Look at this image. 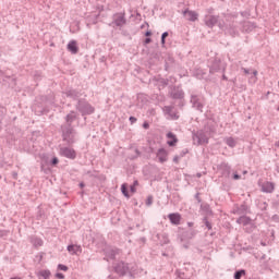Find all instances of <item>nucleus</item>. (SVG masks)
Listing matches in <instances>:
<instances>
[{
	"label": "nucleus",
	"instance_id": "obj_1",
	"mask_svg": "<svg viewBox=\"0 0 279 279\" xmlns=\"http://www.w3.org/2000/svg\"><path fill=\"white\" fill-rule=\"evenodd\" d=\"M227 66L228 65L226 64V62H222L221 59L216 58L211 62V65L209 68V73L215 74V73H219V71H222V73H226Z\"/></svg>",
	"mask_w": 279,
	"mask_h": 279
},
{
	"label": "nucleus",
	"instance_id": "obj_2",
	"mask_svg": "<svg viewBox=\"0 0 279 279\" xmlns=\"http://www.w3.org/2000/svg\"><path fill=\"white\" fill-rule=\"evenodd\" d=\"M76 110L81 112V114H93L95 112V107H92L90 104L86 102L85 100H78L76 105Z\"/></svg>",
	"mask_w": 279,
	"mask_h": 279
},
{
	"label": "nucleus",
	"instance_id": "obj_3",
	"mask_svg": "<svg viewBox=\"0 0 279 279\" xmlns=\"http://www.w3.org/2000/svg\"><path fill=\"white\" fill-rule=\"evenodd\" d=\"M61 130H62V136H63V141H66V143L69 145L73 144L74 141H73V126L72 125H69V124H64L61 126Z\"/></svg>",
	"mask_w": 279,
	"mask_h": 279
},
{
	"label": "nucleus",
	"instance_id": "obj_4",
	"mask_svg": "<svg viewBox=\"0 0 279 279\" xmlns=\"http://www.w3.org/2000/svg\"><path fill=\"white\" fill-rule=\"evenodd\" d=\"M193 141L196 145H205L208 143V136L204 131H197L193 134Z\"/></svg>",
	"mask_w": 279,
	"mask_h": 279
},
{
	"label": "nucleus",
	"instance_id": "obj_5",
	"mask_svg": "<svg viewBox=\"0 0 279 279\" xmlns=\"http://www.w3.org/2000/svg\"><path fill=\"white\" fill-rule=\"evenodd\" d=\"M60 155L64 156V158H70L71 160H75L77 156V154L75 153V149L70 147L60 148Z\"/></svg>",
	"mask_w": 279,
	"mask_h": 279
},
{
	"label": "nucleus",
	"instance_id": "obj_6",
	"mask_svg": "<svg viewBox=\"0 0 279 279\" xmlns=\"http://www.w3.org/2000/svg\"><path fill=\"white\" fill-rule=\"evenodd\" d=\"M114 271L119 276H125V274L130 271V267L128 266V264L120 262L114 266Z\"/></svg>",
	"mask_w": 279,
	"mask_h": 279
},
{
	"label": "nucleus",
	"instance_id": "obj_7",
	"mask_svg": "<svg viewBox=\"0 0 279 279\" xmlns=\"http://www.w3.org/2000/svg\"><path fill=\"white\" fill-rule=\"evenodd\" d=\"M126 21H125V14L123 13H117L113 15V24L117 27H123V25H125Z\"/></svg>",
	"mask_w": 279,
	"mask_h": 279
},
{
	"label": "nucleus",
	"instance_id": "obj_8",
	"mask_svg": "<svg viewBox=\"0 0 279 279\" xmlns=\"http://www.w3.org/2000/svg\"><path fill=\"white\" fill-rule=\"evenodd\" d=\"M183 15L185 16L186 21H191L192 23H195L197 19H199V14L195 11L185 10L183 11Z\"/></svg>",
	"mask_w": 279,
	"mask_h": 279
},
{
	"label": "nucleus",
	"instance_id": "obj_9",
	"mask_svg": "<svg viewBox=\"0 0 279 279\" xmlns=\"http://www.w3.org/2000/svg\"><path fill=\"white\" fill-rule=\"evenodd\" d=\"M219 23V16L217 15H206L205 16V25L207 27H213L214 25H217Z\"/></svg>",
	"mask_w": 279,
	"mask_h": 279
},
{
	"label": "nucleus",
	"instance_id": "obj_10",
	"mask_svg": "<svg viewBox=\"0 0 279 279\" xmlns=\"http://www.w3.org/2000/svg\"><path fill=\"white\" fill-rule=\"evenodd\" d=\"M168 219H170L172 226H180V221H182V216L179 213L169 214Z\"/></svg>",
	"mask_w": 279,
	"mask_h": 279
},
{
	"label": "nucleus",
	"instance_id": "obj_11",
	"mask_svg": "<svg viewBox=\"0 0 279 279\" xmlns=\"http://www.w3.org/2000/svg\"><path fill=\"white\" fill-rule=\"evenodd\" d=\"M68 51H70V53H72L73 56H75L80 52V47H77V41L76 40H71L68 44Z\"/></svg>",
	"mask_w": 279,
	"mask_h": 279
},
{
	"label": "nucleus",
	"instance_id": "obj_12",
	"mask_svg": "<svg viewBox=\"0 0 279 279\" xmlns=\"http://www.w3.org/2000/svg\"><path fill=\"white\" fill-rule=\"evenodd\" d=\"M163 112H166L168 117H170V119H173V120L180 119V116H178V113L175 112V110H173V107L171 106H166L163 108Z\"/></svg>",
	"mask_w": 279,
	"mask_h": 279
},
{
	"label": "nucleus",
	"instance_id": "obj_13",
	"mask_svg": "<svg viewBox=\"0 0 279 279\" xmlns=\"http://www.w3.org/2000/svg\"><path fill=\"white\" fill-rule=\"evenodd\" d=\"M231 167L230 165L226 163V162H222L220 166H219V171H221V174L225 175V178H230V171H231Z\"/></svg>",
	"mask_w": 279,
	"mask_h": 279
},
{
	"label": "nucleus",
	"instance_id": "obj_14",
	"mask_svg": "<svg viewBox=\"0 0 279 279\" xmlns=\"http://www.w3.org/2000/svg\"><path fill=\"white\" fill-rule=\"evenodd\" d=\"M168 156H169V153H167V150L165 148H160L157 151V158H158L159 162H167Z\"/></svg>",
	"mask_w": 279,
	"mask_h": 279
},
{
	"label": "nucleus",
	"instance_id": "obj_15",
	"mask_svg": "<svg viewBox=\"0 0 279 279\" xmlns=\"http://www.w3.org/2000/svg\"><path fill=\"white\" fill-rule=\"evenodd\" d=\"M167 138L170 140V141H168L169 147H175V145L178 143V136H175V134H173L172 132H169L167 134Z\"/></svg>",
	"mask_w": 279,
	"mask_h": 279
},
{
	"label": "nucleus",
	"instance_id": "obj_16",
	"mask_svg": "<svg viewBox=\"0 0 279 279\" xmlns=\"http://www.w3.org/2000/svg\"><path fill=\"white\" fill-rule=\"evenodd\" d=\"M77 119V116H75V111H71L66 117H65V125H73V121Z\"/></svg>",
	"mask_w": 279,
	"mask_h": 279
},
{
	"label": "nucleus",
	"instance_id": "obj_17",
	"mask_svg": "<svg viewBox=\"0 0 279 279\" xmlns=\"http://www.w3.org/2000/svg\"><path fill=\"white\" fill-rule=\"evenodd\" d=\"M275 185L271 182H266L262 186L264 193H274Z\"/></svg>",
	"mask_w": 279,
	"mask_h": 279
},
{
	"label": "nucleus",
	"instance_id": "obj_18",
	"mask_svg": "<svg viewBox=\"0 0 279 279\" xmlns=\"http://www.w3.org/2000/svg\"><path fill=\"white\" fill-rule=\"evenodd\" d=\"M236 223H240L241 226H250L252 223V219L247 216H242L238 218Z\"/></svg>",
	"mask_w": 279,
	"mask_h": 279
},
{
	"label": "nucleus",
	"instance_id": "obj_19",
	"mask_svg": "<svg viewBox=\"0 0 279 279\" xmlns=\"http://www.w3.org/2000/svg\"><path fill=\"white\" fill-rule=\"evenodd\" d=\"M66 97H71V99H77L82 96V94H80V92L75 90V89H69L68 92H65Z\"/></svg>",
	"mask_w": 279,
	"mask_h": 279
},
{
	"label": "nucleus",
	"instance_id": "obj_20",
	"mask_svg": "<svg viewBox=\"0 0 279 279\" xmlns=\"http://www.w3.org/2000/svg\"><path fill=\"white\" fill-rule=\"evenodd\" d=\"M68 252H70V254H77V252H82V246H80V245H69L68 246Z\"/></svg>",
	"mask_w": 279,
	"mask_h": 279
},
{
	"label": "nucleus",
	"instance_id": "obj_21",
	"mask_svg": "<svg viewBox=\"0 0 279 279\" xmlns=\"http://www.w3.org/2000/svg\"><path fill=\"white\" fill-rule=\"evenodd\" d=\"M255 28H256V24L252 22H245L243 25L244 32H252V29H255Z\"/></svg>",
	"mask_w": 279,
	"mask_h": 279
},
{
	"label": "nucleus",
	"instance_id": "obj_22",
	"mask_svg": "<svg viewBox=\"0 0 279 279\" xmlns=\"http://www.w3.org/2000/svg\"><path fill=\"white\" fill-rule=\"evenodd\" d=\"M31 243L35 247H43V239H40V238H32Z\"/></svg>",
	"mask_w": 279,
	"mask_h": 279
},
{
	"label": "nucleus",
	"instance_id": "obj_23",
	"mask_svg": "<svg viewBox=\"0 0 279 279\" xmlns=\"http://www.w3.org/2000/svg\"><path fill=\"white\" fill-rule=\"evenodd\" d=\"M247 213V205H241L236 210L235 215H245Z\"/></svg>",
	"mask_w": 279,
	"mask_h": 279
},
{
	"label": "nucleus",
	"instance_id": "obj_24",
	"mask_svg": "<svg viewBox=\"0 0 279 279\" xmlns=\"http://www.w3.org/2000/svg\"><path fill=\"white\" fill-rule=\"evenodd\" d=\"M225 142L228 147H236V141L233 137H227Z\"/></svg>",
	"mask_w": 279,
	"mask_h": 279
},
{
	"label": "nucleus",
	"instance_id": "obj_25",
	"mask_svg": "<svg viewBox=\"0 0 279 279\" xmlns=\"http://www.w3.org/2000/svg\"><path fill=\"white\" fill-rule=\"evenodd\" d=\"M172 97L173 99H182V97H184V92L182 90L173 92Z\"/></svg>",
	"mask_w": 279,
	"mask_h": 279
},
{
	"label": "nucleus",
	"instance_id": "obj_26",
	"mask_svg": "<svg viewBox=\"0 0 279 279\" xmlns=\"http://www.w3.org/2000/svg\"><path fill=\"white\" fill-rule=\"evenodd\" d=\"M121 192H122V194L124 195V197H128V198H130V193L128 192V184H122V186H121Z\"/></svg>",
	"mask_w": 279,
	"mask_h": 279
},
{
	"label": "nucleus",
	"instance_id": "obj_27",
	"mask_svg": "<svg viewBox=\"0 0 279 279\" xmlns=\"http://www.w3.org/2000/svg\"><path fill=\"white\" fill-rule=\"evenodd\" d=\"M39 276H41V278H44V279H49V277L51 276V271L41 270V271H39Z\"/></svg>",
	"mask_w": 279,
	"mask_h": 279
},
{
	"label": "nucleus",
	"instance_id": "obj_28",
	"mask_svg": "<svg viewBox=\"0 0 279 279\" xmlns=\"http://www.w3.org/2000/svg\"><path fill=\"white\" fill-rule=\"evenodd\" d=\"M243 276H245V270H243V269L238 270L234 274V279H241V278H243Z\"/></svg>",
	"mask_w": 279,
	"mask_h": 279
},
{
	"label": "nucleus",
	"instance_id": "obj_29",
	"mask_svg": "<svg viewBox=\"0 0 279 279\" xmlns=\"http://www.w3.org/2000/svg\"><path fill=\"white\" fill-rule=\"evenodd\" d=\"M154 204V196H148L146 199V206H151Z\"/></svg>",
	"mask_w": 279,
	"mask_h": 279
},
{
	"label": "nucleus",
	"instance_id": "obj_30",
	"mask_svg": "<svg viewBox=\"0 0 279 279\" xmlns=\"http://www.w3.org/2000/svg\"><path fill=\"white\" fill-rule=\"evenodd\" d=\"M169 36V33L168 32H165L162 35H161V45H165V40L166 38Z\"/></svg>",
	"mask_w": 279,
	"mask_h": 279
},
{
	"label": "nucleus",
	"instance_id": "obj_31",
	"mask_svg": "<svg viewBox=\"0 0 279 279\" xmlns=\"http://www.w3.org/2000/svg\"><path fill=\"white\" fill-rule=\"evenodd\" d=\"M58 269H60L61 271H69V267L62 264H59Z\"/></svg>",
	"mask_w": 279,
	"mask_h": 279
},
{
	"label": "nucleus",
	"instance_id": "obj_32",
	"mask_svg": "<svg viewBox=\"0 0 279 279\" xmlns=\"http://www.w3.org/2000/svg\"><path fill=\"white\" fill-rule=\"evenodd\" d=\"M180 158H182L180 155L178 156H174L173 157V162H175V165H179V162H180Z\"/></svg>",
	"mask_w": 279,
	"mask_h": 279
},
{
	"label": "nucleus",
	"instance_id": "obj_33",
	"mask_svg": "<svg viewBox=\"0 0 279 279\" xmlns=\"http://www.w3.org/2000/svg\"><path fill=\"white\" fill-rule=\"evenodd\" d=\"M205 226L206 228H208L209 230H213V225H210V222L208 220H205Z\"/></svg>",
	"mask_w": 279,
	"mask_h": 279
},
{
	"label": "nucleus",
	"instance_id": "obj_34",
	"mask_svg": "<svg viewBox=\"0 0 279 279\" xmlns=\"http://www.w3.org/2000/svg\"><path fill=\"white\" fill-rule=\"evenodd\" d=\"M117 254H119V250H112L111 251V258H114V256H117Z\"/></svg>",
	"mask_w": 279,
	"mask_h": 279
},
{
	"label": "nucleus",
	"instance_id": "obj_35",
	"mask_svg": "<svg viewBox=\"0 0 279 279\" xmlns=\"http://www.w3.org/2000/svg\"><path fill=\"white\" fill-rule=\"evenodd\" d=\"M186 154H189V149L183 150V151L180 154V157H181V158H184V156H186Z\"/></svg>",
	"mask_w": 279,
	"mask_h": 279
},
{
	"label": "nucleus",
	"instance_id": "obj_36",
	"mask_svg": "<svg viewBox=\"0 0 279 279\" xmlns=\"http://www.w3.org/2000/svg\"><path fill=\"white\" fill-rule=\"evenodd\" d=\"M131 121V124L136 123L137 119L135 117H130L129 119Z\"/></svg>",
	"mask_w": 279,
	"mask_h": 279
},
{
	"label": "nucleus",
	"instance_id": "obj_37",
	"mask_svg": "<svg viewBox=\"0 0 279 279\" xmlns=\"http://www.w3.org/2000/svg\"><path fill=\"white\" fill-rule=\"evenodd\" d=\"M143 128H144V130H149V123L148 122H144L143 123Z\"/></svg>",
	"mask_w": 279,
	"mask_h": 279
},
{
	"label": "nucleus",
	"instance_id": "obj_38",
	"mask_svg": "<svg viewBox=\"0 0 279 279\" xmlns=\"http://www.w3.org/2000/svg\"><path fill=\"white\" fill-rule=\"evenodd\" d=\"M52 165H58V162H60V160H58V158L57 157H54V158H52Z\"/></svg>",
	"mask_w": 279,
	"mask_h": 279
},
{
	"label": "nucleus",
	"instance_id": "obj_39",
	"mask_svg": "<svg viewBox=\"0 0 279 279\" xmlns=\"http://www.w3.org/2000/svg\"><path fill=\"white\" fill-rule=\"evenodd\" d=\"M233 180H241V175H239L238 173H233Z\"/></svg>",
	"mask_w": 279,
	"mask_h": 279
},
{
	"label": "nucleus",
	"instance_id": "obj_40",
	"mask_svg": "<svg viewBox=\"0 0 279 279\" xmlns=\"http://www.w3.org/2000/svg\"><path fill=\"white\" fill-rule=\"evenodd\" d=\"M56 276H57V278H59V279H64V275H63L62 272H58Z\"/></svg>",
	"mask_w": 279,
	"mask_h": 279
},
{
	"label": "nucleus",
	"instance_id": "obj_41",
	"mask_svg": "<svg viewBox=\"0 0 279 279\" xmlns=\"http://www.w3.org/2000/svg\"><path fill=\"white\" fill-rule=\"evenodd\" d=\"M192 101L194 104V106L197 104V96H192Z\"/></svg>",
	"mask_w": 279,
	"mask_h": 279
},
{
	"label": "nucleus",
	"instance_id": "obj_42",
	"mask_svg": "<svg viewBox=\"0 0 279 279\" xmlns=\"http://www.w3.org/2000/svg\"><path fill=\"white\" fill-rule=\"evenodd\" d=\"M130 191H131V193H135L136 192V187L134 185H131L130 186Z\"/></svg>",
	"mask_w": 279,
	"mask_h": 279
},
{
	"label": "nucleus",
	"instance_id": "obj_43",
	"mask_svg": "<svg viewBox=\"0 0 279 279\" xmlns=\"http://www.w3.org/2000/svg\"><path fill=\"white\" fill-rule=\"evenodd\" d=\"M242 71L245 73V75H250V70L242 68Z\"/></svg>",
	"mask_w": 279,
	"mask_h": 279
},
{
	"label": "nucleus",
	"instance_id": "obj_44",
	"mask_svg": "<svg viewBox=\"0 0 279 279\" xmlns=\"http://www.w3.org/2000/svg\"><path fill=\"white\" fill-rule=\"evenodd\" d=\"M144 43L145 45H149V43H151V38H146Z\"/></svg>",
	"mask_w": 279,
	"mask_h": 279
},
{
	"label": "nucleus",
	"instance_id": "obj_45",
	"mask_svg": "<svg viewBox=\"0 0 279 279\" xmlns=\"http://www.w3.org/2000/svg\"><path fill=\"white\" fill-rule=\"evenodd\" d=\"M193 236H195V231H191V232H190L189 239H193Z\"/></svg>",
	"mask_w": 279,
	"mask_h": 279
},
{
	"label": "nucleus",
	"instance_id": "obj_46",
	"mask_svg": "<svg viewBox=\"0 0 279 279\" xmlns=\"http://www.w3.org/2000/svg\"><path fill=\"white\" fill-rule=\"evenodd\" d=\"M145 36H147V37L151 36V32H150V31H147V32L145 33Z\"/></svg>",
	"mask_w": 279,
	"mask_h": 279
},
{
	"label": "nucleus",
	"instance_id": "obj_47",
	"mask_svg": "<svg viewBox=\"0 0 279 279\" xmlns=\"http://www.w3.org/2000/svg\"><path fill=\"white\" fill-rule=\"evenodd\" d=\"M137 185H138V181L135 180V181L133 182L132 186H135V187H136Z\"/></svg>",
	"mask_w": 279,
	"mask_h": 279
},
{
	"label": "nucleus",
	"instance_id": "obj_48",
	"mask_svg": "<svg viewBox=\"0 0 279 279\" xmlns=\"http://www.w3.org/2000/svg\"><path fill=\"white\" fill-rule=\"evenodd\" d=\"M195 197H196L197 202H202V198H199V194H196Z\"/></svg>",
	"mask_w": 279,
	"mask_h": 279
},
{
	"label": "nucleus",
	"instance_id": "obj_49",
	"mask_svg": "<svg viewBox=\"0 0 279 279\" xmlns=\"http://www.w3.org/2000/svg\"><path fill=\"white\" fill-rule=\"evenodd\" d=\"M189 228H193L194 223L193 222H187Z\"/></svg>",
	"mask_w": 279,
	"mask_h": 279
},
{
	"label": "nucleus",
	"instance_id": "obj_50",
	"mask_svg": "<svg viewBox=\"0 0 279 279\" xmlns=\"http://www.w3.org/2000/svg\"><path fill=\"white\" fill-rule=\"evenodd\" d=\"M253 75L256 77V75H258V71H253Z\"/></svg>",
	"mask_w": 279,
	"mask_h": 279
},
{
	"label": "nucleus",
	"instance_id": "obj_51",
	"mask_svg": "<svg viewBox=\"0 0 279 279\" xmlns=\"http://www.w3.org/2000/svg\"><path fill=\"white\" fill-rule=\"evenodd\" d=\"M202 108H203L202 104H198V105H197V109H198V110H202Z\"/></svg>",
	"mask_w": 279,
	"mask_h": 279
},
{
	"label": "nucleus",
	"instance_id": "obj_52",
	"mask_svg": "<svg viewBox=\"0 0 279 279\" xmlns=\"http://www.w3.org/2000/svg\"><path fill=\"white\" fill-rule=\"evenodd\" d=\"M222 80L228 81V76H226V74H223Z\"/></svg>",
	"mask_w": 279,
	"mask_h": 279
},
{
	"label": "nucleus",
	"instance_id": "obj_53",
	"mask_svg": "<svg viewBox=\"0 0 279 279\" xmlns=\"http://www.w3.org/2000/svg\"><path fill=\"white\" fill-rule=\"evenodd\" d=\"M17 173L16 172H13V178L16 180V178H17Z\"/></svg>",
	"mask_w": 279,
	"mask_h": 279
},
{
	"label": "nucleus",
	"instance_id": "obj_54",
	"mask_svg": "<svg viewBox=\"0 0 279 279\" xmlns=\"http://www.w3.org/2000/svg\"><path fill=\"white\" fill-rule=\"evenodd\" d=\"M81 189H84V183H80Z\"/></svg>",
	"mask_w": 279,
	"mask_h": 279
},
{
	"label": "nucleus",
	"instance_id": "obj_55",
	"mask_svg": "<svg viewBox=\"0 0 279 279\" xmlns=\"http://www.w3.org/2000/svg\"><path fill=\"white\" fill-rule=\"evenodd\" d=\"M246 173H247V170H244V171H243V175H246Z\"/></svg>",
	"mask_w": 279,
	"mask_h": 279
},
{
	"label": "nucleus",
	"instance_id": "obj_56",
	"mask_svg": "<svg viewBox=\"0 0 279 279\" xmlns=\"http://www.w3.org/2000/svg\"><path fill=\"white\" fill-rule=\"evenodd\" d=\"M277 146L279 147V141L277 142Z\"/></svg>",
	"mask_w": 279,
	"mask_h": 279
},
{
	"label": "nucleus",
	"instance_id": "obj_57",
	"mask_svg": "<svg viewBox=\"0 0 279 279\" xmlns=\"http://www.w3.org/2000/svg\"><path fill=\"white\" fill-rule=\"evenodd\" d=\"M0 125H1V120H0Z\"/></svg>",
	"mask_w": 279,
	"mask_h": 279
}]
</instances>
